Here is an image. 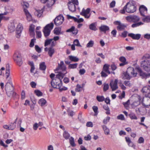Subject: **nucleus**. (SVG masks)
<instances>
[{
  "instance_id": "9d476101",
  "label": "nucleus",
  "mask_w": 150,
  "mask_h": 150,
  "mask_svg": "<svg viewBox=\"0 0 150 150\" xmlns=\"http://www.w3.org/2000/svg\"><path fill=\"white\" fill-rule=\"evenodd\" d=\"M64 21V18L63 16L60 15L57 17L54 20L55 24L57 26H59L61 25L63 23Z\"/></svg>"
},
{
  "instance_id": "bf43d9fd",
  "label": "nucleus",
  "mask_w": 150,
  "mask_h": 150,
  "mask_svg": "<svg viewBox=\"0 0 150 150\" xmlns=\"http://www.w3.org/2000/svg\"><path fill=\"white\" fill-rule=\"evenodd\" d=\"M124 83L126 86L130 87L132 86V84L130 81H124Z\"/></svg>"
},
{
  "instance_id": "ddd939ff",
  "label": "nucleus",
  "mask_w": 150,
  "mask_h": 150,
  "mask_svg": "<svg viewBox=\"0 0 150 150\" xmlns=\"http://www.w3.org/2000/svg\"><path fill=\"white\" fill-rule=\"evenodd\" d=\"M23 30L22 25L21 23L18 24L16 30V36L17 38H19L21 36Z\"/></svg>"
},
{
  "instance_id": "4468645a",
  "label": "nucleus",
  "mask_w": 150,
  "mask_h": 150,
  "mask_svg": "<svg viewBox=\"0 0 150 150\" xmlns=\"http://www.w3.org/2000/svg\"><path fill=\"white\" fill-rule=\"evenodd\" d=\"M142 105L146 108L150 106V96H146L142 100Z\"/></svg>"
},
{
  "instance_id": "f257e3e1",
  "label": "nucleus",
  "mask_w": 150,
  "mask_h": 150,
  "mask_svg": "<svg viewBox=\"0 0 150 150\" xmlns=\"http://www.w3.org/2000/svg\"><path fill=\"white\" fill-rule=\"evenodd\" d=\"M149 59H150V54H146L142 57L143 61L141 62V67L147 72H150V61L148 60Z\"/></svg>"
},
{
  "instance_id": "5fc2aeb1",
  "label": "nucleus",
  "mask_w": 150,
  "mask_h": 150,
  "mask_svg": "<svg viewBox=\"0 0 150 150\" xmlns=\"http://www.w3.org/2000/svg\"><path fill=\"white\" fill-rule=\"evenodd\" d=\"M5 74L6 78L7 79L9 77L10 74V69L9 68L6 69Z\"/></svg>"
},
{
  "instance_id": "39448f33",
  "label": "nucleus",
  "mask_w": 150,
  "mask_h": 150,
  "mask_svg": "<svg viewBox=\"0 0 150 150\" xmlns=\"http://www.w3.org/2000/svg\"><path fill=\"white\" fill-rule=\"evenodd\" d=\"M54 24L53 23L47 25L44 28L43 32L45 38H47L50 35L51 31L53 28Z\"/></svg>"
},
{
  "instance_id": "864d4df0",
  "label": "nucleus",
  "mask_w": 150,
  "mask_h": 150,
  "mask_svg": "<svg viewBox=\"0 0 150 150\" xmlns=\"http://www.w3.org/2000/svg\"><path fill=\"white\" fill-rule=\"evenodd\" d=\"M7 12H5L4 13L0 14V23H1V20L4 17L3 16V15H5L7 14ZM1 24L0 23V26H1Z\"/></svg>"
},
{
  "instance_id": "58836bf2",
  "label": "nucleus",
  "mask_w": 150,
  "mask_h": 150,
  "mask_svg": "<svg viewBox=\"0 0 150 150\" xmlns=\"http://www.w3.org/2000/svg\"><path fill=\"white\" fill-rule=\"evenodd\" d=\"M63 137L66 139H69L70 135L68 132L65 131L63 133Z\"/></svg>"
},
{
  "instance_id": "4d7b16f0",
  "label": "nucleus",
  "mask_w": 150,
  "mask_h": 150,
  "mask_svg": "<svg viewBox=\"0 0 150 150\" xmlns=\"http://www.w3.org/2000/svg\"><path fill=\"white\" fill-rule=\"evenodd\" d=\"M60 86L57 88H58L60 92H61L63 91L67 90L68 88L65 86Z\"/></svg>"
},
{
  "instance_id": "9b49d317",
  "label": "nucleus",
  "mask_w": 150,
  "mask_h": 150,
  "mask_svg": "<svg viewBox=\"0 0 150 150\" xmlns=\"http://www.w3.org/2000/svg\"><path fill=\"white\" fill-rule=\"evenodd\" d=\"M90 11V9L88 8L86 10L83 8L81 12L80 13V15L84 16L86 18H89L91 14H89Z\"/></svg>"
},
{
  "instance_id": "6e6d98bb",
  "label": "nucleus",
  "mask_w": 150,
  "mask_h": 150,
  "mask_svg": "<svg viewBox=\"0 0 150 150\" xmlns=\"http://www.w3.org/2000/svg\"><path fill=\"white\" fill-rule=\"evenodd\" d=\"M35 93L38 96H41L42 95V93L39 90H36L35 91Z\"/></svg>"
},
{
  "instance_id": "2eb2a0df",
  "label": "nucleus",
  "mask_w": 150,
  "mask_h": 150,
  "mask_svg": "<svg viewBox=\"0 0 150 150\" xmlns=\"http://www.w3.org/2000/svg\"><path fill=\"white\" fill-rule=\"evenodd\" d=\"M66 67L63 61H61L60 63L58 64V66L56 69V71L59 70H61L62 71H65L66 72Z\"/></svg>"
},
{
  "instance_id": "f8f14e48",
  "label": "nucleus",
  "mask_w": 150,
  "mask_h": 150,
  "mask_svg": "<svg viewBox=\"0 0 150 150\" xmlns=\"http://www.w3.org/2000/svg\"><path fill=\"white\" fill-rule=\"evenodd\" d=\"M114 24L116 25H117V29L118 31H121L124 30L126 27V25L125 24L121 23L120 21H116L114 22Z\"/></svg>"
},
{
  "instance_id": "a19ab883",
  "label": "nucleus",
  "mask_w": 150,
  "mask_h": 150,
  "mask_svg": "<svg viewBox=\"0 0 150 150\" xmlns=\"http://www.w3.org/2000/svg\"><path fill=\"white\" fill-rule=\"evenodd\" d=\"M92 109L94 112V116H97L98 113V107L97 106H94L92 107Z\"/></svg>"
},
{
  "instance_id": "bb28decb",
  "label": "nucleus",
  "mask_w": 150,
  "mask_h": 150,
  "mask_svg": "<svg viewBox=\"0 0 150 150\" xmlns=\"http://www.w3.org/2000/svg\"><path fill=\"white\" fill-rule=\"evenodd\" d=\"M43 13V11L42 10H36L34 12V15L37 17L39 18L41 17Z\"/></svg>"
},
{
  "instance_id": "0e129e2a",
  "label": "nucleus",
  "mask_w": 150,
  "mask_h": 150,
  "mask_svg": "<svg viewBox=\"0 0 150 150\" xmlns=\"http://www.w3.org/2000/svg\"><path fill=\"white\" fill-rule=\"evenodd\" d=\"M144 139L142 137H140L138 141V143L139 144L143 143L144 142Z\"/></svg>"
},
{
  "instance_id": "c9c22d12",
  "label": "nucleus",
  "mask_w": 150,
  "mask_h": 150,
  "mask_svg": "<svg viewBox=\"0 0 150 150\" xmlns=\"http://www.w3.org/2000/svg\"><path fill=\"white\" fill-rule=\"evenodd\" d=\"M35 26L33 25H30L29 29V31L30 34L33 35L34 34Z\"/></svg>"
},
{
  "instance_id": "473e14b6",
  "label": "nucleus",
  "mask_w": 150,
  "mask_h": 150,
  "mask_svg": "<svg viewBox=\"0 0 150 150\" xmlns=\"http://www.w3.org/2000/svg\"><path fill=\"white\" fill-rule=\"evenodd\" d=\"M140 104V101L138 100L134 102L131 104V106L132 108H134L136 107L139 105Z\"/></svg>"
},
{
  "instance_id": "5701e85b",
  "label": "nucleus",
  "mask_w": 150,
  "mask_h": 150,
  "mask_svg": "<svg viewBox=\"0 0 150 150\" xmlns=\"http://www.w3.org/2000/svg\"><path fill=\"white\" fill-rule=\"evenodd\" d=\"M119 59L120 61L122 62V63H120L119 64L120 66H123L127 63L125 57H120Z\"/></svg>"
},
{
  "instance_id": "2f4dec72",
  "label": "nucleus",
  "mask_w": 150,
  "mask_h": 150,
  "mask_svg": "<svg viewBox=\"0 0 150 150\" xmlns=\"http://www.w3.org/2000/svg\"><path fill=\"white\" fill-rule=\"evenodd\" d=\"M55 52L54 50V48L51 47L49 48V51H48V54L50 57H52L53 54Z\"/></svg>"
},
{
  "instance_id": "e433bc0d",
  "label": "nucleus",
  "mask_w": 150,
  "mask_h": 150,
  "mask_svg": "<svg viewBox=\"0 0 150 150\" xmlns=\"http://www.w3.org/2000/svg\"><path fill=\"white\" fill-rule=\"evenodd\" d=\"M28 64L31 66L30 72L33 73L35 69L34 63L33 62H29Z\"/></svg>"
},
{
  "instance_id": "72a5a7b5",
  "label": "nucleus",
  "mask_w": 150,
  "mask_h": 150,
  "mask_svg": "<svg viewBox=\"0 0 150 150\" xmlns=\"http://www.w3.org/2000/svg\"><path fill=\"white\" fill-rule=\"evenodd\" d=\"M102 128L105 134L108 135L110 134V130L105 125H103Z\"/></svg>"
},
{
  "instance_id": "4be33fe9",
  "label": "nucleus",
  "mask_w": 150,
  "mask_h": 150,
  "mask_svg": "<svg viewBox=\"0 0 150 150\" xmlns=\"http://www.w3.org/2000/svg\"><path fill=\"white\" fill-rule=\"evenodd\" d=\"M99 29L101 31L105 33L107 31L109 30V28L108 26L103 25L99 27Z\"/></svg>"
},
{
  "instance_id": "3c124183",
  "label": "nucleus",
  "mask_w": 150,
  "mask_h": 150,
  "mask_svg": "<svg viewBox=\"0 0 150 150\" xmlns=\"http://www.w3.org/2000/svg\"><path fill=\"white\" fill-rule=\"evenodd\" d=\"M82 87L79 84H77L76 86L75 91L76 92H79L81 90Z\"/></svg>"
},
{
  "instance_id": "49530a36",
  "label": "nucleus",
  "mask_w": 150,
  "mask_h": 150,
  "mask_svg": "<svg viewBox=\"0 0 150 150\" xmlns=\"http://www.w3.org/2000/svg\"><path fill=\"white\" fill-rule=\"evenodd\" d=\"M144 22H150V16H146L142 19Z\"/></svg>"
},
{
  "instance_id": "c85d7f7f",
  "label": "nucleus",
  "mask_w": 150,
  "mask_h": 150,
  "mask_svg": "<svg viewBox=\"0 0 150 150\" xmlns=\"http://www.w3.org/2000/svg\"><path fill=\"white\" fill-rule=\"evenodd\" d=\"M17 119L16 118L13 123H11L9 125V130H13L16 127V122Z\"/></svg>"
},
{
  "instance_id": "338daca9",
  "label": "nucleus",
  "mask_w": 150,
  "mask_h": 150,
  "mask_svg": "<svg viewBox=\"0 0 150 150\" xmlns=\"http://www.w3.org/2000/svg\"><path fill=\"white\" fill-rule=\"evenodd\" d=\"M127 8H126V6H125V5L123 7V8L120 11V13L122 14H125V11H126Z\"/></svg>"
},
{
  "instance_id": "20e7f679",
  "label": "nucleus",
  "mask_w": 150,
  "mask_h": 150,
  "mask_svg": "<svg viewBox=\"0 0 150 150\" xmlns=\"http://www.w3.org/2000/svg\"><path fill=\"white\" fill-rule=\"evenodd\" d=\"M135 2L132 0H130L125 5L126 12L128 13H133L136 11L137 7L135 6Z\"/></svg>"
},
{
  "instance_id": "6ab92c4d",
  "label": "nucleus",
  "mask_w": 150,
  "mask_h": 150,
  "mask_svg": "<svg viewBox=\"0 0 150 150\" xmlns=\"http://www.w3.org/2000/svg\"><path fill=\"white\" fill-rule=\"evenodd\" d=\"M67 73V71H66V72L64 73H62V72H59L56 75L55 79H59L62 81L65 74Z\"/></svg>"
},
{
  "instance_id": "412c9836",
  "label": "nucleus",
  "mask_w": 150,
  "mask_h": 150,
  "mask_svg": "<svg viewBox=\"0 0 150 150\" xmlns=\"http://www.w3.org/2000/svg\"><path fill=\"white\" fill-rule=\"evenodd\" d=\"M67 32H71L73 34L76 35L78 33L77 29H75L74 26H72L71 28L66 30Z\"/></svg>"
},
{
  "instance_id": "6e6552de",
  "label": "nucleus",
  "mask_w": 150,
  "mask_h": 150,
  "mask_svg": "<svg viewBox=\"0 0 150 150\" xmlns=\"http://www.w3.org/2000/svg\"><path fill=\"white\" fill-rule=\"evenodd\" d=\"M62 81L55 79L52 80L51 82V86L54 88H57L60 86H62Z\"/></svg>"
},
{
  "instance_id": "f704fd0d",
  "label": "nucleus",
  "mask_w": 150,
  "mask_h": 150,
  "mask_svg": "<svg viewBox=\"0 0 150 150\" xmlns=\"http://www.w3.org/2000/svg\"><path fill=\"white\" fill-rule=\"evenodd\" d=\"M69 143L71 145L72 147H74L76 146V144L75 143L74 139L72 137H70L69 139Z\"/></svg>"
},
{
  "instance_id": "aec40b11",
  "label": "nucleus",
  "mask_w": 150,
  "mask_h": 150,
  "mask_svg": "<svg viewBox=\"0 0 150 150\" xmlns=\"http://www.w3.org/2000/svg\"><path fill=\"white\" fill-rule=\"evenodd\" d=\"M128 36L134 40H139L141 37V35L140 34H135L133 33H129Z\"/></svg>"
},
{
  "instance_id": "69168bd1",
  "label": "nucleus",
  "mask_w": 150,
  "mask_h": 150,
  "mask_svg": "<svg viewBox=\"0 0 150 150\" xmlns=\"http://www.w3.org/2000/svg\"><path fill=\"white\" fill-rule=\"evenodd\" d=\"M37 37L38 38H40L42 37L41 33L40 31H36Z\"/></svg>"
},
{
  "instance_id": "dca6fc26",
  "label": "nucleus",
  "mask_w": 150,
  "mask_h": 150,
  "mask_svg": "<svg viewBox=\"0 0 150 150\" xmlns=\"http://www.w3.org/2000/svg\"><path fill=\"white\" fill-rule=\"evenodd\" d=\"M142 92L146 96H150V86H147L144 87L142 89Z\"/></svg>"
},
{
  "instance_id": "4c0bfd02",
  "label": "nucleus",
  "mask_w": 150,
  "mask_h": 150,
  "mask_svg": "<svg viewBox=\"0 0 150 150\" xmlns=\"http://www.w3.org/2000/svg\"><path fill=\"white\" fill-rule=\"evenodd\" d=\"M96 99L99 102H103L105 100V98L103 96H97Z\"/></svg>"
},
{
  "instance_id": "052dcab7",
  "label": "nucleus",
  "mask_w": 150,
  "mask_h": 150,
  "mask_svg": "<svg viewBox=\"0 0 150 150\" xmlns=\"http://www.w3.org/2000/svg\"><path fill=\"white\" fill-rule=\"evenodd\" d=\"M84 21V20L82 18H80L78 19L77 18H75V21L77 22L78 23H80L81 22H83Z\"/></svg>"
},
{
  "instance_id": "a878e982",
  "label": "nucleus",
  "mask_w": 150,
  "mask_h": 150,
  "mask_svg": "<svg viewBox=\"0 0 150 150\" xmlns=\"http://www.w3.org/2000/svg\"><path fill=\"white\" fill-rule=\"evenodd\" d=\"M68 58L71 62H78L79 60V59L76 57L72 55L69 56Z\"/></svg>"
},
{
  "instance_id": "8fccbe9b",
  "label": "nucleus",
  "mask_w": 150,
  "mask_h": 150,
  "mask_svg": "<svg viewBox=\"0 0 150 150\" xmlns=\"http://www.w3.org/2000/svg\"><path fill=\"white\" fill-rule=\"evenodd\" d=\"M109 85L108 84L105 83L103 84V91L105 92L109 89Z\"/></svg>"
},
{
  "instance_id": "0eeeda50",
  "label": "nucleus",
  "mask_w": 150,
  "mask_h": 150,
  "mask_svg": "<svg viewBox=\"0 0 150 150\" xmlns=\"http://www.w3.org/2000/svg\"><path fill=\"white\" fill-rule=\"evenodd\" d=\"M5 89L7 95L9 97L13 96L14 93L13 86L11 83H7L5 86Z\"/></svg>"
},
{
  "instance_id": "13d9d810",
  "label": "nucleus",
  "mask_w": 150,
  "mask_h": 150,
  "mask_svg": "<svg viewBox=\"0 0 150 150\" xmlns=\"http://www.w3.org/2000/svg\"><path fill=\"white\" fill-rule=\"evenodd\" d=\"M35 39H33L31 40L29 45V46L30 47H33L34 45V42H35Z\"/></svg>"
},
{
  "instance_id": "774afa93",
  "label": "nucleus",
  "mask_w": 150,
  "mask_h": 150,
  "mask_svg": "<svg viewBox=\"0 0 150 150\" xmlns=\"http://www.w3.org/2000/svg\"><path fill=\"white\" fill-rule=\"evenodd\" d=\"M26 16L27 19L28 21H30L32 20V17L30 13L26 15Z\"/></svg>"
},
{
  "instance_id": "f3484780",
  "label": "nucleus",
  "mask_w": 150,
  "mask_h": 150,
  "mask_svg": "<svg viewBox=\"0 0 150 150\" xmlns=\"http://www.w3.org/2000/svg\"><path fill=\"white\" fill-rule=\"evenodd\" d=\"M139 10L141 15L143 16H145L147 13V8L143 5L140 6Z\"/></svg>"
},
{
  "instance_id": "a18cd8bd",
  "label": "nucleus",
  "mask_w": 150,
  "mask_h": 150,
  "mask_svg": "<svg viewBox=\"0 0 150 150\" xmlns=\"http://www.w3.org/2000/svg\"><path fill=\"white\" fill-rule=\"evenodd\" d=\"M74 44L77 46V47H81V45H80L79 41L78 39H75V40L73 42Z\"/></svg>"
},
{
  "instance_id": "a211bd4d",
  "label": "nucleus",
  "mask_w": 150,
  "mask_h": 150,
  "mask_svg": "<svg viewBox=\"0 0 150 150\" xmlns=\"http://www.w3.org/2000/svg\"><path fill=\"white\" fill-rule=\"evenodd\" d=\"M118 80L115 79L114 81H111L110 83V86L112 91H114L118 88L117 83Z\"/></svg>"
},
{
  "instance_id": "393cba45",
  "label": "nucleus",
  "mask_w": 150,
  "mask_h": 150,
  "mask_svg": "<svg viewBox=\"0 0 150 150\" xmlns=\"http://www.w3.org/2000/svg\"><path fill=\"white\" fill-rule=\"evenodd\" d=\"M110 65L107 64H105L103 67V71L108 73V74H110L111 72L109 70V67Z\"/></svg>"
},
{
  "instance_id": "ea45409f",
  "label": "nucleus",
  "mask_w": 150,
  "mask_h": 150,
  "mask_svg": "<svg viewBox=\"0 0 150 150\" xmlns=\"http://www.w3.org/2000/svg\"><path fill=\"white\" fill-rule=\"evenodd\" d=\"M78 64L75 63L73 64H70L69 65L68 68L69 69H74L76 68Z\"/></svg>"
},
{
  "instance_id": "7c9ffc66",
  "label": "nucleus",
  "mask_w": 150,
  "mask_h": 150,
  "mask_svg": "<svg viewBox=\"0 0 150 150\" xmlns=\"http://www.w3.org/2000/svg\"><path fill=\"white\" fill-rule=\"evenodd\" d=\"M47 103L46 101L44 99H40L38 102V103L41 106H44Z\"/></svg>"
},
{
  "instance_id": "37998d69",
  "label": "nucleus",
  "mask_w": 150,
  "mask_h": 150,
  "mask_svg": "<svg viewBox=\"0 0 150 150\" xmlns=\"http://www.w3.org/2000/svg\"><path fill=\"white\" fill-rule=\"evenodd\" d=\"M125 139L126 142L128 143V145L129 146H132L133 144L130 138L129 137H126Z\"/></svg>"
},
{
  "instance_id": "b1692460",
  "label": "nucleus",
  "mask_w": 150,
  "mask_h": 150,
  "mask_svg": "<svg viewBox=\"0 0 150 150\" xmlns=\"http://www.w3.org/2000/svg\"><path fill=\"white\" fill-rule=\"evenodd\" d=\"M97 23L96 22L90 24L89 25V29L92 30L96 31L98 30L96 26Z\"/></svg>"
},
{
  "instance_id": "c03bdc74",
  "label": "nucleus",
  "mask_w": 150,
  "mask_h": 150,
  "mask_svg": "<svg viewBox=\"0 0 150 150\" xmlns=\"http://www.w3.org/2000/svg\"><path fill=\"white\" fill-rule=\"evenodd\" d=\"M94 44V42L92 40H91L86 45L87 47H93Z\"/></svg>"
},
{
  "instance_id": "7ed1b4c3",
  "label": "nucleus",
  "mask_w": 150,
  "mask_h": 150,
  "mask_svg": "<svg viewBox=\"0 0 150 150\" xmlns=\"http://www.w3.org/2000/svg\"><path fill=\"white\" fill-rule=\"evenodd\" d=\"M137 73L135 71L134 68L132 67H129L125 72H124L122 75V79H124L129 80L133 77H135Z\"/></svg>"
},
{
  "instance_id": "603ef678",
  "label": "nucleus",
  "mask_w": 150,
  "mask_h": 150,
  "mask_svg": "<svg viewBox=\"0 0 150 150\" xmlns=\"http://www.w3.org/2000/svg\"><path fill=\"white\" fill-rule=\"evenodd\" d=\"M145 119V117H142L141 118V122H139V123L140 125H143L144 127H146V125L144 123H142L144 121Z\"/></svg>"
},
{
  "instance_id": "c756f323",
  "label": "nucleus",
  "mask_w": 150,
  "mask_h": 150,
  "mask_svg": "<svg viewBox=\"0 0 150 150\" xmlns=\"http://www.w3.org/2000/svg\"><path fill=\"white\" fill-rule=\"evenodd\" d=\"M54 33L56 35H59L61 34V29L60 28H55L54 31Z\"/></svg>"
},
{
  "instance_id": "f03ea898",
  "label": "nucleus",
  "mask_w": 150,
  "mask_h": 150,
  "mask_svg": "<svg viewBox=\"0 0 150 150\" xmlns=\"http://www.w3.org/2000/svg\"><path fill=\"white\" fill-rule=\"evenodd\" d=\"M126 19L129 22H133L134 23L132 25V28H134L139 27L143 25L144 23L141 21H139L140 18L136 16H127Z\"/></svg>"
},
{
  "instance_id": "de8ad7c7",
  "label": "nucleus",
  "mask_w": 150,
  "mask_h": 150,
  "mask_svg": "<svg viewBox=\"0 0 150 150\" xmlns=\"http://www.w3.org/2000/svg\"><path fill=\"white\" fill-rule=\"evenodd\" d=\"M53 39H47L45 40V42L44 46L46 47L52 41Z\"/></svg>"
},
{
  "instance_id": "1a4fd4ad",
  "label": "nucleus",
  "mask_w": 150,
  "mask_h": 150,
  "mask_svg": "<svg viewBox=\"0 0 150 150\" xmlns=\"http://www.w3.org/2000/svg\"><path fill=\"white\" fill-rule=\"evenodd\" d=\"M137 69L139 75L143 79H146L150 77V73H146L142 71L141 69L139 67L137 68Z\"/></svg>"
},
{
  "instance_id": "423d86ee",
  "label": "nucleus",
  "mask_w": 150,
  "mask_h": 150,
  "mask_svg": "<svg viewBox=\"0 0 150 150\" xmlns=\"http://www.w3.org/2000/svg\"><path fill=\"white\" fill-rule=\"evenodd\" d=\"M14 62L18 66L20 67L23 63L21 55L18 52L15 53L13 56Z\"/></svg>"
},
{
  "instance_id": "09e8293b",
  "label": "nucleus",
  "mask_w": 150,
  "mask_h": 150,
  "mask_svg": "<svg viewBox=\"0 0 150 150\" xmlns=\"http://www.w3.org/2000/svg\"><path fill=\"white\" fill-rule=\"evenodd\" d=\"M117 119L121 120H124L125 119L124 115L122 114L117 116Z\"/></svg>"
},
{
  "instance_id": "cd10ccee",
  "label": "nucleus",
  "mask_w": 150,
  "mask_h": 150,
  "mask_svg": "<svg viewBox=\"0 0 150 150\" xmlns=\"http://www.w3.org/2000/svg\"><path fill=\"white\" fill-rule=\"evenodd\" d=\"M46 68V66L44 62H42L39 64V69L40 70L45 71Z\"/></svg>"
},
{
  "instance_id": "680f3d73",
  "label": "nucleus",
  "mask_w": 150,
  "mask_h": 150,
  "mask_svg": "<svg viewBox=\"0 0 150 150\" xmlns=\"http://www.w3.org/2000/svg\"><path fill=\"white\" fill-rule=\"evenodd\" d=\"M35 49L36 51L38 53L41 52V50L40 48L38 45H35Z\"/></svg>"
},
{
  "instance_id": "e2e57ef3",
  "label": "nucleus",
  "mask_w": 150,
  "mask_h": 150,
  "mask_svg": "<svg viewBox=\"0 0 150 150\" xmlns=\"http://www.w3.org/2000/svg\"><path fill=\"white\" fill-rule=\"evenodd\" d=\"M110 119V117H107L106 119L103 120V123L105 124H107L108 122H109Z\"/></svg>"
},
{
  "instance_id": "79ce46f5",
  "label": "nucleus",
  "mask_w": 150,
  "mask_h": 150,
  "mask_svg": "<svg viewBox=\"0 0 150 150\" xmlns=\"http://www.w3.org/2000/svg\"><path fill=\"white\" fill-rule=\"evenodd\" d=\"M129 116L132 120H137V117L136 116L135 114L133 113H131L129 115Z\"/></svg>"
}]
</instances>
